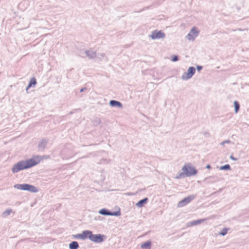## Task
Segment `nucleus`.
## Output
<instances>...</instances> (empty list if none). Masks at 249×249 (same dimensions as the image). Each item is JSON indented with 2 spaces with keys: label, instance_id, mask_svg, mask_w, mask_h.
Returning a JSON list of instances; mask_svg holds the SVG:
<instances>
[{
  "label": "nucleus",
  "instance_id": "obj_22",
  "mask_svg": "<svg viewBox=\"0 0 249 249\" xmlns=\"http://www.w3.org/2000/svg\"><path fill=\"white\" fill-rule=\"evenodd\" d=\"M219 169L220 170H230L231 169V166L229 164H225L220 166Z\"/></svg>",
  "mask_w": 249,
  "mask_h": 249
},
{
  "label": "nucleus",
  "instance_id": "obj_16",
  "mask_svg": "<svg viewBox=\"0 0 249 249\" xmlns=\"http://www.w3.org/2000/svg\"><path fill=\"white\" fill-rule=\"evenodd\" d=\"M151 243L150 241H148L142 244L141 247L142 249H151Z\"/></svg>",
  "mask_w": 249,
  "mask_h": 249
},
{
  "label": "nucleus",
  "instance_id": "obj_10",
  "mask_svg": "<svg viewBox=\"0 0 249 249\" xmlns=\"http://www.w3.org/2000/svg\"><path fill=\"white\" fill-rule=\"evenodd\" d=\"M25 191H27L31 193H37L38 190L35 186L26 183Z\"/></svg>",
  "mask_w": 249,
  "mask_h": 249
},
{
  "label": "nucleus",
  "instance_id": "obj_1",
  "mask_svg": "<svg viewBox=\"0 0 249 249\" xmlns=\"http://www.w3.org/2000/svg\"><path fill=\"white\" fill-rule=\"evenodd\" d=\"M38 163L34 159H30L26 160H21L15 164L12 168V172L16 173L19 171L31 168Z\"/></svg>",
  "mask_w": 249,
  "mask_h": 249
},
{
  "label": "nucleus",
  "instance_id": "obj_7",
  "mask_svg": "<svg viewBox=\"0 0 249 249\" xmlns=\"http://www.w3.org/2000/svg\"><path fill=\"white\" fill-rule=\"evenodd\" d=\"M195 196L194 195L189 196L184 198L182 200L180 201L178 204V207H182L190 202L195 198Z\"/></svg>",
  "mask_w": 249,
  "mask_h": 249
},
{
  "label": "nucleus",
  "instance_id": "obj_25",
  "mask_svg": "<svg viewBox=\"0 0 249 249\" xmlns=\"http://www.w3.org/2000/svg\"><path fill=\"white\" fill-rule=\"evenodd\" d=\"M231 142V141L228 140H226V141H224L222 142H221L220 144L221 145H224L226 143H230Z\"/></svg>",
  "mask_w": 249,
  "mask_h": 249
},
{
  "label": "nucleus",
  "instance_id": "obj_19",
  "mask_svg": "<svg viewBox=\"0 0 249 249\" xmlns=\"http://www.w3.org/2000/svg\"><path fill=\"white\" fill-rule=\"evenodd\" d=\"M36 84V79L34 78H33L31 79L29 82V83L28 84V86H27L26 88V91L28 90V89L31 87L33 85L35 86Z\"/></svg>",
  "mask_w": 249,
  "mask_h": 249
},
{
  "label": "nucleus",
  "instance_id": "obj_30",
  "mask_svg": "<svg viewBox=\"0 0 249 249\" xmlns=\"http://www.w3.org/2000/svg\"><path fill=\"white\" fill-rule=\"evenodd\" d=\"M211 165H210V164H208V165H207V166H206V168H207V169H210V168H211Z\"/></svg>",
  "mask_w": 249,
  "mask_h": 249
},
{
  "label": "nucleus",
  "instance_id": "obj_21",
  "mask_svg": "<svg viewBox=\"0 0 249 249\" xmlns=\"http://www.w3.org/2000/svg\"><path fill=\"white\" fill-rule=\"evenodd\" d=\"M233 104L234 106L235 113H237L240 109V105L239 103L236 101H234Z\"/></svg>",
  "mask_w": 249,
  "mask_h": 249
},
{
  "label": "nucleus",
  "instance_id": "obj_5",
  "mask_svg": "<svg viewBox=\"0 0 249 249\" xmlns=\"http://www.w3.org/2000/svg\"><path fill=\"white\" fill-rule=\"evenodd\" d=\"M149 37L152 39L164 38L165 37V34L161 31L156 30L152 32L151 34L149 36Z\"/></svg>",
  "mask_w": 249,
  "mask_h": 249
},
{
  "label": "nucleus",
  "instance_id": "obj_8",
  "mask_svg": "<svg viewBox=\"0 0 249 249\" xmlns=\"http://www.w3.org/2000/svg\"><path fill=\"white\" fill-rule=\"evenodd\" d=\"M199 31L197 30L196 28L194 27L191 29L189 34L187 35V37L189 40H194L195 38L198 36Z\"/></svg>",
  "mask_w": 249,
  "mask_h": 249
},
{
  "label": "nucleus",
  "instance_id": "obj_20",
  "mask_svg": "<svg viewBox=\"0 0 249 249\" xmlns=\"http://www.w3.org/2000/svg\"><path fill=\"white\" fill-rule=\"evenodd\" d=\"M12 210L11 209H7L5 211H4L2 213V216L3 217H6L7 216L9 215L10 213H12Z\"/></svg>",
  "mask_w": 249,
  "mask_h": 249
},
{
  "label": "nucleus",
  "instance_id": "obj_12",
  "mask_svg": "<svg viewBox=\"0 0 249 249\" xmlns=\"http://www.w3.org/2000/svg\"><path fill=\"white\" fill-rule=\"evenodd\" d=\"M92 233V231H83L81 233L82 239L85 240L87 238L90 239V236H91Z\"/></svg>",
  "mask_w": 249,
  "mask_h": 249
},
{
  "label": "nucleus",
  "instance_id": "obj_4",
  "mask_svg": "<svg viewBox=\"0 0 249 249\" xmlns=\"http://www.w3.org/2000/svg\"><path fill=\"white\" fill-rule=\"evenodd\" d=\"M196 72V69L194 67H190L188 70L187 71L183 73L181 76V79L183 80H187L191 78L194 75Z\"/></svg>",
  "mask_w": 249,
  "mask_h": 249
},
{
  "label": "nucleus",
  "instance_id": "obj_32",
  "mask_svg": "<svg viewBox=\"0 0 249 249\" xmlns=\"http://www.w3.org/2000/svg\"><path fill=\"white\" fill-rule=\"evenodd\" d=\"M237 30H239V31H241V30L240 29H238Z\"/></svg>",
  "mask_w": 249,
  "mask_h": 249
},
{
  "label": "nucleus",
  "instance_id": "obj_14",
  "mask_svg": "<svg viewBox=\"0 0 249 249\" xmlns=\"http://www.w3.org/2000/svg\"><path fill=\"white\" fill-rule=\"evenodd\" d=\"M85 53L89 58H93L96 56V52L91 50L86 51Z\"/></svg>",
  "mask_w": 249,
  "mask_h": 249
},
{
  "label": "nucleus",
  "instance_id": "obj_15",
  "mask_svg": "<svg viewBox=\"0 0 249 249\" xmlns=\"http://www.w3.org/2000/svg\"><path fill=\"white\" fill-rule=\"evenodd\" d=\"M206 219H201L196 220H194L189 223V226H196L200 224L201 222L205 221Z\"/></svg>",
  "mask_w": 249,
  "mask_h": 249
},
{
  "label": "nucleus",
  "instance_id": "obj_13",
  "mask_svg": "<svg viewBox=\"0 0 249 249\" xmlns=\"http://www.w3.org/2000/svg\"><path fill=\"white\" fill-rule=\"evenodd\" d=\"M148 198L145 197L144 198L140 200L136 204V206L139 208L142 207L144 206L145 204L148 201Z\"/></svg>",
  "mask_w": 249,
  "mask_h": 249
},
{
  "label": "nucleus",
  "instance_id": "obj_24",
  "mask_svg": "<svg viewBox=\"0 0 249 249\" xmlns=\"http://www.w3.org/2000/svg\"><path fill=\"white\" fill-rule=\"evenodd\" d=\"M178 60V55H174L172 58V61L173 62L177 61Z\"/></svg>",
  "mask_w": 249,
  "mask_h": 249
},
{
  "label": "nucleus",
  "instance_id": "obj_26",
  "mask_svg": "<svg viewBox=\"0 0 249 249\" xmlns=\"http://www.w3.org/2000/svg\"><path fill=\"white\" fill-rule=\"evenodd\" d=\"M73 237H74V238H76V239L80 238V239H82L81 233H80V234H77L76 235H73Z\"/></svg>",
  "mask_w": 249,
  "mask_h": 249
},
{
  "label": "nucleus",
  "instance_id": "obj_29",
  "mask_svg": "<svg viewBox=\"0 0 249 249\" xmlns=\"http://www.w3.org/2000/svg\"><path fill=\"white\" fill-rule=\"evenodd\" d=\"M230 158L234 161H236L237 160V159L233 157L232 155H231Z\"/></svg>",
  "mask_w": 249,
  "mask_h": 249
},
{
  "label": "nucleus",
  "instance_id": "obj_11",
  "mask_svg": "<svg viewBox=\"0 0 249 249\" xmlns=\"http://www.w3.org/2000/svg\"><path fill=\"white\" fill-rule=\"evenodd\" d=\"M109 105L112 107H117L118 108H121L123 107L122 104L118 101L111 100L109 101Z\"/></svg>",
  "mask_w": 249,
  "mask_h": 249
},
{
  "label": "nucleus",
  "instance_id": "obj_6",
  "mask_svg": "<svg viewBox=\"0 0 249 249\" xmlns=\"http://www.w3.org/2000/svg\"><path fill=\"white\" fill-rule=\"evenodd\" d=\"M98 213L103 215L120 216L121 215L120 211L112 212L105 208L101 209Z\"/></svg>",
  "mask_w": 249,
  "mask_h": 249
},
{
  "label": "nucleus",
  "instance_id": "obj_17",
  "mask_svg": "<svg viewBox=\"0 0 249 249\" xmlns=\"http://www.w3.org/2000/svg\"><path fill=\"white\" fill-rule=\"evenodd\" d=\"M79 248V244L76 241H72L69 244L70 249H77Z\"/></svg>",
  "mask_w": 249,
  "mask_h": 249
},
{
  "label": "nucleus",
  "instance_id": "obj_3",
  "mask_svg": "<svg viewBox=\"0 0 249 249\" xmlns=\"http://www.w3.org/2000/svg\"><path fill=\"white\" fill-rule=\"evenodd\" d=\"M106 238V235L101 234H93L92 233L90 237V240L95 243H101L105 241Z\"/></svg>",
  "mask_w": 249,
  "mask_h": 249
},
{
  "label": "nucleus",
  "instance_id": "obj_31",
  "mask_svg": "<svg viewBox=\"0 0 249 249\" xmlns=\"http://www.w3.org/2000/svg\"><path fill=\"white\" fill-rule=\"evenodd\" d=\"M85 89H86V88H82V89H80V91L81 92H83V91L84 90H85Z\"/></svg>",
  "mask_w": 249,
  "mask_h": 249
},
{
  "label": "nucleus",
  "instance_id": "obj_23",
  "mask_svg": "<svg viewBox=\"0 0 249 249\" xmlns=\"http://www.w3.org/2000/svg\"><path fill=\"white\" fill-rule=\"evenodd\" d=\"M227 231H228V229H227L226 228H224L220 231V232L219 233V234L222 235V236H224V235H225L227 234Z\"/></svg>",
  "mask_w": 249,
  "mask_h": 249
},
{
  "label": "nucleus",
  "instance_id": "obj_28",
  "mask_svg": "<svg viewBox=\"0 0 249 249\" xmlns=\"http://www.w3.org/2000/svg\"><path fill=\"white\" fill-rule=\"evenodd\" d=\"M203 67L201 66H197L196 69L198 71H199L202 69Z\"/></svg>",
  "mask_w": 249,
  "mask_h": 249
},
{
  "label": "nucleus",
  "instance_id": "obj_27",
  "mask_svg": "<svg viewBox=\"0 0 249 249\" xmlns=\"http://www.w3.org/2000/svg\"><path fill=\"white\" fill-rule=\"evenodd\" d=\"M106 56L105 53H101L98 54V58L99 59H101L102 58Z\"/></svg>",
  "mask_w": 249,
  "mask_h": 249
},
{
  "label": "nucleus",
  "instance_id": "obj_18",
  "mask_svg": "<svg viewBox=\"0 0 249 249\" xmlns=\"http://www.w3.org/2000/svg\"><path fill=\"white\" fill-rule=\"evenodd\" d=\"M26 183L25 184H16L14 186L15 189L18 190L25 191Z\"/></svg>",
  "mask_w": 249,
  "mask_h": 249
},
{
  "label": "nucleus",
  "instance_id": "obj_2",
  "mask_svg": "<svg viewBox=\"0 0 249 249\" xmlns=\"http://www.w3.org/2000/svg\"><path fill=\"white\" fill-rule=\"evenodd\" d=\"M182 172L179 173L175 178L179 179L185 177H191L197 174V171L191 164L188 163L185 164L182 168Z\"/></svg>",
  "mask_w": 249,
  "mask_h": 249
},
{
  "label": "nucleus",
  "instance_id": "obj_9",
  "mask_svg": "<svg viewBox=\"0 0 249 249\" xmlns=\"http://www.w3.org/2000/svg\"><path fill=\"white\" fill-rule=\"evenodd\" d=\"M48 142V140L46 139L41 140L38 144V151H44L46 145Z\"/></svg>",
  "mask_w": 249,
  "mask_h": 249
}]
</instances>
